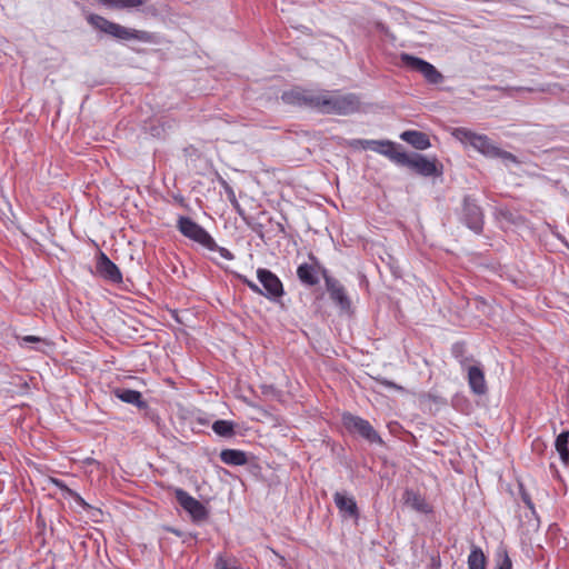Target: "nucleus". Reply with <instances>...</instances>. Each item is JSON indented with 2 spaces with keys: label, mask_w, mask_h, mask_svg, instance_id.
<instances>
[{
  "label": "nucleus",
  "mask_w": 569,
  "mask_h": 569,
  "mask_svg": "<svg viewBox=\"0 0 569 569\" xmlns=\"http://www.w3.org/2000/svg\"><path fill=\"white\" fill-rule=\"evenodd\" d=\"M223 186H224V190H226V192L228 194V198H229L230 202L240 212V206H239V203L237 201V198H236L233 189L226 181H223Z\"/></svg>",
  "instance_id": "7c9ffc66"
},
{
  "label": "nucleus",
  "mask_w": 569,
  "mask_h": 569,
  "mask_svg": "<svg viewBox=\"0 0 569 569\" xmlns=\"http://www.w3.org/2000/svg\"><path fill=\"white\" fill-rule=\"evenodd\" d=\"M19 345L21 347H24V346H28L29 343H39V342H44L43 339H41L40 337H37V336H23L21 338H19Z\"/></svg>",
  "instance_id": "2f4dec72"
},
{
  "label": "nucleus",
  "mask_w": 569,
  "mask_h": 569,
  "mask_svg": "<svg viewBox=\"0 0 569 569\" xmlns=\"http://www.w3.org/2000/svg\"><path fill=\"white\" fill-rule=\"evenodd\" d=\"M174 497L180 507L188 512L193 522L200 523L209 518V510L207 507L190 496L186 490L181 488L174 489Z\"/></svg>",
  "instance_id": "1a4fd4ad"
},
{
  "label": "nucleus",
  "mask_w": 569,
  "mask_h": 569,
  "mask_svg": "<svg viewBox=\"0 0 569 569\" xmlns=\"http://www.w3.org/2000/svg\"><path fill=\"white\" fill-rule=\"evenodd\" d=\"M460 221L477 234L482 233L485 224V214L482 208L472 196H465L462 199Z\"/></svg>",
  "instance_id": "39448f33"
},
{
  "label": "nucleus",
  "mask_w": 569,
  "mask_h": 569,
  "mask_svg": "<svg viewBox=\"0 0 569 569\" xmlns=\"http://www.w3.org/2000/svg\"><path fill=\"white\" fill-rule=\"evenodd\" d=\"M468 383L475 395L482 396L487 393L485 372L480 366L468 367Z\"/></svg>",
  "instance_id": "dca6fc26"
},
{
  "label": "nucleus",
  "mask_w": 569,
  "mask_h": 569,
  "mask_svg": "<svg viewBox=\"0 0 569 569\" xmlns=\"http://www.w3.org/2000/svg\"><path fill=\"white\" fill-rule=\"evenodd\" d=\"M220 459L229 466H243L248 462L247 453L237 449H223L220 452Z\"/></svg>",
  "instance_id": "412c9836"
},
{
  "label": "nucleus",
  "mask_w": 569,
  "mask_h": 569,
  "mask_svg": "<svg viewBox=\"0 0 569 569\" xmlns=\"http://www.w3.org/2000/svg\"><path fill=\"white\" fill-rule=\"evenodd\" d=\"M309 259L312 263H301L297 268V277L302 284L307 287H315L319 283V277H322V270L326 268L319 263L318 259L313 254H310Z\"/></svg>",
  "instance_id": "f8f14e48"
},
{
  "label": "nucleus",
  "mask_w": 569,
  "mask_h": 569,
  "mask_svg": "<svg viewBox=\"0 0 569 569\" xmlns=\"http://www.w3.org/2000/svg\"><path fill=\"white\" fill-rule=\"evenodd\" d=\"M323 113L347 116L360 109V100L355 93L339 94L327 90Z\"/></svg>",
  "instance_id": "20e7f679"
},
{
  "label": "nucleus",
  "mask_w": 569,
  "mask_h": 569,
  "mask_svg": "<svg viewBox=\"0 0 569 569\" xmlns=\"http://www.w3.org/2000/svg\"><path fill=\"white\" fill-rule=\"evenodd\" d=\"M497 569H512V561L507 551H503V558Z\"/></svg>",
  "instance_id": "f704fd0d"
},
{
  "label": "nucleus",
  "mask_w": 569,
  "mask_h": 569,
  "mask_svg": "<svg viewBox=\"0 0 569 569\" xmlns=\"http://www.w3.org/2000/svg\"><path fill=\"white\" fill-rule=\"evenodd\" d=\"M382 383L390 388L401 389V387H398L395 382L391 381L385 380Z\"/></svg>",
  "instance_id": "4c0bfd02"
},
{
  "label": "nucleus",
  "mask_w": 569,
  "mask_h": 569,
  "mask_svg": "<svg viewBox=\"0 0 569 569\" xmlns=\"http://www.w3.org/2000/svg\"><path fill=\"white\" fill-rule=\"evenodd\" d=\"M518 90H526L523 87L518 88ZM528 91H531V89H527Z\"/></svg>",
  "instance_id": "a19ab883"
},
{
  "label": "nucleus",
  "mask_w": 569,
  "mask_h": 569,
  "mask_svg": "<svg viewBox=\"0 0 569 569\" xmlns=\"http://www.w3.org/2000/svg\"><path fill=\"white\" fill-rule=\"evenodd\" d=\"M209 250L219 252V254L227 260L234 259V254L230 250H228L227 248L220 247L218 244L214 249H209Z\"/></svg>",
  "instance_id": "473e14b6"
},
{
  "label": "nucleus",
  "mask_w": 569,
  "mask_h": 569,
  "mask_svg": "<svg viewBox=\"0 0 569 569\" xmlns=\"http://www.w3.org/2000/svg\"><path fill=\"white\" fill-rule=\"evenodd\" d=\"M322 278L325 280L326 289L330 299L343 311L351 308V300L347 295L343 284L336 278L329 274L327 269L322 270Z\"/></svg>",
  "instance_id": "9b49d317"
},
{
  "label": "nucleus",
  "mask_w": 569,
  "mask_h": 569,
  "mask_svg": "<svg viewBox=\"0 0 569 569\" xmlns=\"http://www.w3.org/2000/svg\"><path fill=\"white\" fill-rule=\"evenodd\" d=\"M520 496L523 503L531 510L535 509L533 502L530 498V495L523 489V487L520 485Z\"/></svg>",
  "instance_id": "72a5a7b5"
},
{
  "label": "nucleus",
  "mask_w": 569,
  "mask_h": 569,
  "mask_svg": "<svg viewBox=\"0 0 569 569\" xmlns=\"http://www.w3.org/2000/svg\"><path fill=\"white\" fill-rule=\"evenodd\" d=\"M69 497L84 510L93 509L77 491H69Z\"/></svg>",
  "instance_id": "c756f323"
},
{
  "label": "nucleus",
  "mask_w": 569,
  "mask_h": 569,
  "mask_svg": "<svg viewBox=\"0 0 569 569\" xmlns=\"http://www.w3.org/2000/svg\"><path fill=\"white\" fill-rule=\"evenodd\" d=\"M239 279L243 284H246L252 292L257 295H262V289L252 280L248 279L244 276H239Z\"/></svg>",
  "instance_id": "c85d7f7f"
},
{
  "label": "nucleus",
  "mask_w": 569,
  "mask_h": 569,
  "mask_svg": "<svg viewBox=\"0 0 569 569\" xmlns=\"http://www.w3.org/2000/svg\"><path fill=\"white\" fill-rule=\"evenodd\" d=\"M98 2L110 9H131L146 3V0H98Z\"/></svg>",
  "instance_id": "b1692460"
},
{
  "label": "nucleus",
  "mask_w": 569,
  "mask_h": 569,
  "mask_svg": "<svg viewBox=\"0 0 569 569\" xmlns=\"http://www.w3.org/2000/svg\"><path fill=\"white\" fill-rule=\"evenodd\" d=\"M87 21L94 28L121 41L136 40L144 43L153 42L152 33L143 30H137L123 27L112 22L102 16L90 13Z\"/></svg>",
  "instance_id": "f257e3e1"
},
{
  "label": "nucleus",
  "mask_w": 569,
  "mask_h": 569,
  "mask_svg": "<svg viewBox=\"0 0 569 569\" xmlns=\"http://www.w3.org/2000/svg\"><path fill=\"white\" fill-rule=\"evenodd\" d=\"M452 136L462 143H469L477 151L488 158H501L502 160L517 162V157L515 154L495 146L486 134H479L461 127L456 128Z\"/></svg>",
  "instance_id": "f03ea898"
},
{
  "label": "nucleus",
  "mask_w": 569,
  "mask_h": 569,
  "mask_svg": "<svg viewBox=\"0 0 569 569\" xmlns=\"http://www.w3.org/2000/svg\"><path fill=\"white\" fill-rule=\"evenodd\" d=\"M569 431H562L555 441V447L565 465H569Z\"/></svg>",
  "instance_id": "393cba45"
},
{
  "label": "nucleus",
  "mask_w": 569,
  "mask_h": 569,
  "mask_svg": "<svg viewBox=\"0 0 569 569\" xmlns=\"http://www.w3.org/2000/svg\"><path fill=\"white\" fill-rule=\"evenodd\" d=\"M333 501L342 517L353 519L355 521L359 519L360 512L353 497L337 491L333 495Z\"/></svg>",
  "instance_id": "2eb2a0df"
},
{
  "label": "nucleus",
  "mask_w": 569,
  "mask_h": 569,
  "mask_svg": "<svg viewBox=\"0 0 569 569\" xmlns=\"http://www.w3.org/2000/svg\"><path fill=\"white\" fill-rule=\"evenodd\" d=\"M309 89L301 87H295L290 90L283 91L281 100L287 104L305 107L307 94Z\"/></svg>",
  "instance_id": "aec40b11"
},
{
  "label": "nucleus",
  "mask_w": 569,
  "mask_h": 569,
  "mask_svg": "<svg viewBox=\"0 0 569 569\" xmlns=\"http://www.w3.org/2000/svg\"><path fill=\"white\" fill-rule=\"evenodd\" d=\"M177 228L182 236L201 244L206 249H214L217 247V242L210 233L189 217L180 216L178 218Z\"/></svg>",
  "instance_id": "423d86ee"
},
{
  "label": "nucleus",
  "mask_w": 569,
  "mask_h": 569,
  "mask_svg": "<svg viewBox=\"0 0 569 569\" xmlns=\"http://www.w3.org/2000/svg\"><path fill=\"white\" fill-rule=\"evenodd\" d=\"M393 162L398 166L407 167L422 177H441L443 173V167L436 158L428 159L417 152L407 153L399 150Z\"/></svg>",
  "instance_id": "7ed1b4c3"
},
{
  "label": "nucleus",
  "mask_w": 569,
  "mask_h": 569,
  "mask_svg": "<svg viewBox=\"0 0 569 569\" xmlns=\"http://www.w3.org/2000/svg\"><path fill=\"white\" fill-rule=\"evenodd\" d=\"M97 273L112 283L122 282V273L118 266L112 262L103 251H99L96 262Z\"/></svg>",
  "instance_id": "ddd939ff"
},
{
  "label": "nucleus",
  "mask_w": 569,
  "mask_h": 569,
  "mask_svg": "<svg viewBox=\"0 0 569 569\" xmlns=\"http://www.w3.org/2000/svg\"><path fill=\"white\" fill-rule=\"evenodd\" d=\"M167 531L169 532H172L173 535L178 536V537H181L182 536V532L176 528H171V527H168L166 528Z\"/></svg>",
  "instance_id": "e433bc0d"
},
{
  "label": "nucleus",
  "mask_w": 569,
  "mask_h": 569,
  "mask_svg": "<svg viewBox=\"0 0 569 569\" xmlns=\"http://www.w3.org/2000/svg\"><path fill=\"white\" fill-rule=\"evenodd\" d=\"M262 389H263V393H267V392L273 390V387L272 386H262Z\"/></svg>",
  "instance_id": "58836bf2"
},
{
  "label": "nucleus",
  "mask_w": 569,
  "mask_h": 569,
  "mask_svg": "<svg viewBox=\"0 0 569 569\" xmlns=\"http://www.w3.org/2000/svg\"><path fill=\"white\" fill-rule=\"evenodd\" d=\"M113 395L121 401L133 405L141 410L148 408V403L143 400L142 393L140 391L128 388H116L113 390Z\"/></svg>",
  "instance_id": "f3484780"
},
{
  "label": "nucleus",
  "mask_w": 569,
  "mask_h": 569,
  "mask_svg": "<svg viewBox=\"0 0 569 569\" xmlns=\"http://www.w3.org/2000/svg\"><path fill=\"white\" fill-rule=\"evenodd\" d=\"M400 59L407 68L421 73L427 82L439 84L443 81L442 73L430 62L409 53H401Z\"/></svg>",
  "instance_id": "6e6552de"
},
{
  "label": "nucleus",
  "mask_w": 569,
  "mask_h": 569,
  "mask_svg": "<svg viewBox=\"0 0 569 569\" xmlns=\"http://www.w3.org/2000/svg\"><path fill=\"white\" fill-rule=\"evenodd\" d=\"M452 356L459 361V363L465 367L469 361L472 360L471 357L465 356V345L463 343H455L451 349Z\"/></svg>",
  "instance_id": "bb28decb"
},
{
  "label": "nucleus",
  "mask_w": 569,
  "mask_h": 569,
  "mask_svg": "<svg viewBox=\"0 0 569 569\" xmlns=\"http://www.w3.org/2000/svg\"><path fill=\"white\" fill-rule=\"evenodd\" d=\"M214 569H241V567L236 559L219 556L216 560Z\"/></svg>",
  "instance_id": "cd10ccee"
},
{
  "label": "nucleus",
  "mask_w": 569,
  "mask_h": 569,
  "mask_svg": "<svg viewBox=\"0 0 569 569\" xmlns=\"http://www.w3.org/2000/svg\"><path fill=\"white\" fill-rule=\"evenodd\" d=\"M356 143L361 146L363 149H370L377 153L386 156L392 162L400 149V146L390 140H357Z\"/></svg>",
  "instance_id": "4468645a"
},
{
  "label": "nucleus",
  "mask_w": 569,
  "mask_h": 569,
  "mask_svg": "<svg viewBox=\"0 0 569 569\" xmlns=\"http://www.w3.org/2000/svg\"><path fill=\"white\" fill-rule=\"evenodd\" d=\"M326 93L327 90H308L307 99L305 107L315 109L321 113H323L325 103L322 101H326Z\"/></svg>",
  "instance_id": "4be33fe9"
},
{
  "label": "nucleus",
  "mask_w": 569,
  "mask_h": 569,
  "mask_svg": "<svg viewBox=\"0 0 569 569\" xmlns=\"http://www.w3.org/2000/svg\"><path fill=\"white\" fill-rule=\"evenodd\" d=\"M278 229H279L281 232H284V227H283L281 223H278Z\"/></svg>",
  "instance_id": "ea45409f"
},
{
  "label": "nucleus",
  "mask_w": 569,
  "mask_h": 569,
  "mask_svg": "<svg viewBox=\"0 0 569 569\" xmlns=\"http://www.w3.org/2000/svg\"><path fill=\"white\" fill-rule=\"evenodd\" d=\"M342 423L350 433H357L370 443H382V439L371 423L356 415L345 412Z\"/></svg>",
  "instance_id": "0eeeda50"
},
{
  "label": "nucleus",
  "mask_w": 569,
  "mask_h": 569,
  "mask_svg": "<svg viewBox=\"0 0 569 569\" xmlns=\"http://www.w3.org/2000/svg\"><path fill=\"white\" fill-rule=\"evenodd\" d=\"M400 139L411 144L413 148L418 150H426L430 144V139L428 134L422 131L417 130H407L400 134Z\"/></svg>",
  "instance_id": "6ab92c4d"
},
{
  "label": "nucleus",
  "mask_w": 569,
  "mask_h": 569,
  "mask_svg": "<svg viewBox=\"0 0 569 569\" xmlns=\"http://www.w3.org/2000/svg\"><path fill=\"white\" fill-rule=\"evenodd\" d=\"M50 481L59 488L61 491L66 492L69 496V491H72L62 480L58 478H50Z\"/></svg>",
  "instance_id": "c9c22d12"
},
{
  "label": "nucleus",
  "mask_w": 569,
  "mask_h": 569,
  "mask_svg": "<svg viewBox=\"0 0 569 569\" xmlns=\"http://www.w3.org/2000/svg\"><path fill=\"white\" fill-rule=\"evenodd\" d=\"M405 505L421 513H429L432 511L430 505L426 501L419 492L412 489H406L402 496Z\"/></svg>",
  "instance_id": "a211bd4d"
},
{
  "label": "nucleus",
  "mask_w": 569,
  "mask_h": 569,
  "mask_svg": "<svg viewBox=\"0 0 569 569\" xmlns=\"http://www.w3.org/2000/svg\"><path fill=\"white\" fill-rule=\"evenodd\" d=\"M467 562L469 569H486L487 558L480 547L472 545Z\"/></svg>",
  "instance_id": "5701e85b"
},
{
  "label": "nucleus",
  "mask_w": 569,
  "mask_h": 569,
  "mask_svg": "<svg viewBox=\"0 0 569 569\" xmlns=\"http://www.w3.org/2000/svg\"><path fill=\"white\" fill-rule=\"evenodd\" d=\"M257 278L262 286V295L270 301H278L284 295V289L279 277L272 271L259 268L257 270Z\"/></svg>",
  "instance_id": "9d476101"
},
{
  "label": "nucleus",
  "mask_w": 569,
  "mask_h": 569,
  "mask_svg": "<svg viewBox=\"0 0 569 569\" xmlns=\"http://www.w3.org/2000/svg\"><path fill=\"white\" fill-rule=\"evenodd\" d=\"M212 430L220 437L229 438L234 435V423L228 420H217L212 425Z\"/></svg>",
  "instance_id": "a878e982"
}]
</instances>
